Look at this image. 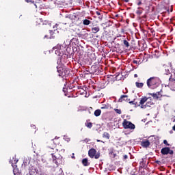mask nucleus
Masks as SVG:
<instances>
[{
  "instance_id": "nucleus-22",
  "label": "nucleus",
  "mask_w": 175,
  "mask_h": 175,
  "mask_svg": "<svg viewBox=\"0 0 175 175\" xmlns=\"http://www.w3.org/2000/svg\"><path fill=\"white\" fill-rule=\"evenodd\" d=\"M27 3H32L33 6H35L36 8H38V6L36 5V3H35V0H25Z\"/></svg>"
},
{
  "instance_id": "nucleus-47",
  "label": "nucleus",
  "mask_w": 175,
  "mask_h": 175,
  "mask_svg": "<svg viewBox=\"0 0 175 175\" xmlns=\"http://www.w3.org/2000/svg\"><path fill=\"white\" fill-rule=\"evenodd\" d=\"M172 129H173V131H175V124H174V126L172 127Z\"/></svg>"
},
{
  "instance_id": "nucleus-50",
  "label": "nucleus",
  "mask_w": 175,
  "mask_h": 175,
  "mask_svg": "<svg viewBox=\"0 0 175 175\" xmlns=\"http://www.w3.org/2000/svg\"><path fill=\"white\" fill-rule=\"evenodd\" d=\"M44 38H47V36H45Z\"/></svg>"
},
{
  "instance_id": "nucleus-35",
  "label": "nucleus",
  "mask_w": 175,
  "mask_h": 175,
  "mask_svg": "<svg viewBox=\"0 0 175 175\" xmlns=\"http://www.w3.org/2000/svg\"><path fill=\"white\" fill-rule=\"evenodd\" d=\"M113 110L116 111V113H117V114H121L122 113L121 109H114Z\"/></svg>"
},
{
  "instance_id": "nucleus-23",
  "label": "nucleus",
  "mask_w": 175,
  "mask_h": 175,
  "mask_svg": "<svg viewBox=\"0 0 175 175\" xmlns=\"http://www.w3.org/2000/svg\"><path fill=\"white\" fill-rule=\"evenodd\" d=\"M83 25H90V24H91V21H90L88 19H84L83 21Z\"/></svg>"
},
{
  "instance_id": "nucleus-11",
  "label": "nucleus",
  "mask_w": 175,
  "mask_h": 175,
  "mask_svg": "<svg viewBox=\"0 0 175 175\" xmlns=\"http://www.w3.org/2000/svg\"><path fill=\"white\" fill-rule=\"evenodd\" d=\"M60 47L61 46L59 45H57L56 46L53 47V50H55V53L56 55H58L59 57H61V55H62V53H61V49H59Z\"/></svg>"
},
{
  "instance_id": "nucleus-9",
  "label": "nucleus",
  "mask_w": 175,
  "mask_h": 175,
  "mask_svg": "<svg viewBox=\"0 0 175 175\" xmlns=\"http://www.w3.org/2000/svg\"><path fill=\"white\" fill-rule=\"evenodd\" d=\"M161 153L162 155H167L168 154L173 155L174 154V151H173V150H170V148L169 147H164L161 150Z\"/></svg>"
},
{
  "instance_id": "nucleus-2",
  "label": "nucleus",
  "mask_w": 175,
  "mask_h": 175,
  "mask_svg": "<svg viewBox=\"0 0 175 175\" xmlns=\"http://www.w3.org/2000/svg\"><path fill=\"white\" fill-rule=\"evenodd\" d=\"M161 79L158 77H151L146 81L147 87L150 90H155L161 85Z\"/></svg>"
},
{
  "instance_id": "nucleus-44",
  "label": "nucleus",
  "mask_w": 175,
  "mask_h": 175,
  "mask_svg": "<svg viewBox=\"0 0 175 175\" xmlns=\"http://www.w3.org/2000/svg\"><path fill=\"white\" fill-rule=\"evenodd\" d=\"M72 159H75V153H72Z\"/></svg>"
},
{
  "instance_id": "nucleus-28",
  "label": "nucleus",
  "mask_w": 175,
  "mask_h": 175,
  "mask_svg": "<svg viewBox=\"0 0 175 175\" xmlns=\"http://www.w3.org/2000/svg\"><path fill=\"white\" fill-rule=\"evenodd\" d=\"M138 9H142V8H138ZM143 13V10H137L136 14L137 16H141V14Z\"/></svg>"
},
{
  "instance_id": "nucleus-8",
  "label": "nucleus",
  "mask_w": 175,
  "mask_h": 175,
  "mask_svg": "<svg viewBox=\"0 0 175 175\" xmlns=\"http://www.w3.org/2000/svg\"><path fill=\"white\" fill-rule=\"evenodd\" d=\"M168 87H170L172 91H175V76L173 77V75H171L170 77Z\"/></svg>"
},
{
  "instance_id": "nucleus-41",
  "label": "nucleus",
  "mask_w": 175,
  "mask_h": 175,
  "mask_svg": "<svg viewBox=\"0 0 175 175\" xmlns=\"http://www.w3.org/2000/svg\"><path fill=\"white\" fill-rule=\"evenodd\" d=\"M133 63L137 64V60H133Z\"/></svg>"
},
{
  "instance_id": "nucleus-17",
  "label": "nucleus",
  "mask_w": 175,
  "mask_h": 175,
  "mask_svg": "<svg viewBox=\"0 0 175 175\" xmlns=\"http://www.w3.org/2000/svg\"><path fill=\"white\" fill-rule=\"evenodd\" d=\"M43 19L42 18H37L36 20V25H42Z\"/></svg>"
},
{
  "instance_id": "nucleus-18",
  "label": "nucleus",
  "mask_w": 175,
  "mask_h": 175,
  "mask_svg": "<svg viewBox=\"0 0 175 175\" xmlns=\"http://www.w3.org/2000/svg\"><path fill=\"white\" fill-rule=\"evenodd\" d=\"M82 164L83 166H90V163L88 162V159L85 158L82 160Z\"/></svg>"
},
{
  "instance_id": "nucleus-46",
  "label": "nucleus",
  "mask_w": 175,
  "mask_h": 175,
  "mask_svg": "<svg viewBox=\"0 0 175 175\" xmlns=\"http://www.w3.org/2000/svg\"><path fill=\"white\" fill-rule=\"evenodd\" d=\"M97 142H98L103 143V141H100V140H99V139H97Z\"/></svg>"
},
{
  "instance_id": "nucleus-48",
  "label": "nucleus",
  "mask_w": 175,
  "mask_h": 175,
  "mask_svg": "<svg viewBox=\"0 0 175 175\" xmlns=\"http://www.w3.org/2000/svg\"><path fill=\"white\" fill-rule=\"evenodd\" d=\"M134 77H137V74H135Z\"/></svg>"
},
{
  "instance_id": "nucleus-14",
  "label": "nucleus",
  "mask_w": 175,
  "mask_h": 175,
  "mask_svg": "<svg viewBox=\"0 0 175 175\" xmlns=\"http://www.w3.org/2000/svg\"><path fill=\"white\" fill-rule=\"evenodd\" d=\"M150 143L148 140L142 141L141 142L142 147H144V148H147V147H149Z\"/></svg>"
},
{
  "instance_id": "nucleus-16",
  "label": "nucleus",
  "mask_w": 175,
  "mask_h": 175,
  "mask_svg": "<svg viewBox=\"0 0 175 175\" xmlns=\"http://www.w3.org/2000/svg\"><path fill=\"white\" fill-rule=\"evenodd\" d=\"M99 31H100V28H99V26H93L92 28V33H98Z\"/></svg>"
},
{
  "instance_id": "nucleus-42",
  "label": "nucleus",
  "mask_w": 175,
  "mask_h": 175,
  "mask_svg": "<svg viewBox=\"0 0 175 175\" xmlns=\"http://www.w3.org/2000/svg\"><path fill=\"white\" fill-rule=\"evenodd\" d=\"M129 103H130V105H133V101H129Z\"/></svg>"
},
{
  "instance_id": "nucleus-49",
  "label": "nucleus",
  "mask_w": 175,
  "mask_h": 175,
  "mask_svg": "<svg viewBox=\"0 0 175 175\" xmlns=\"http://www.w3.org/2000/svg\"><path fill=\"white\" fill-rule=\"evenodd\" d=\"M50 33H53V31H50Z\"/></svg>"
},
{
  "instance_id": "nucleus-7",
  "label": "nucleus",
  "mask_w": 175,
  "mask_h": 175,
  "mask_svg": "<svg viewBox=\"0 0 175 175\" xmlns=\"http://www.w3.org/2000/svg\"><path fill=\"white\" fill-rule=\"evenodd\" d=\"M123 128L124 129H131L133 130L136 128V126L132 123L126 120H124L122 123Z\"/></svg>"
},
{
  "instance_id": "nucleus-39",
  "label": "nucleus",
  "mask_w": 175,
  "mask_h": 175,
  "mask_svg": "<svg viewBox=\"0 0 175 175\" xmlns=\"http://www.w3.org/2000/svg\"><path fill=\"white\" fill-rule=\"evenodd\" d=\"M124 159H128V155L125 154L123 156Z\"/></svg>"
},
{
  "instance_id": "nucleus-15",
  "label": "nucleus",
  "mask_w": 175,
  "mask_h": 175,
  "mask_svg": "<svg viewBox=\"0 0 175 175\" xmlns=\"http://www.w3.org/2000/svg\"><path fill=\"white\" fill-rule=\"evenodd\" d=\"M13 172L14 175H21V172H20V170L17 167V165H13Z\"/></svg>"
},
{
  "instance_id": "nucleus-21",
  "label": "nucleus",
  "mask_w": 175,
  "mask_h": 175,
  "mask_svg": "<svg viewBox=\"0 0 175 175\" xmlns=\"http://www.w3.org/2000/svg\"><path fill=\"white\" fill-rule=\"evenodd\" d=\"M103 137L104 139H110V134H109V133L107 132H104L103 134Z\"/></svg>"
},
{
  "instance_id": "nucleus-20",
  "label": "nucleus",
  "mask_w": 175,
  "mask_h": 175,
  "mask_svg": "<svg viewBox=\"0 0 175 175\" xmlns=\"http://www.w3.org/2000/svg\"><path fill=\"white\" fill-rule=\"evenodd\" d=\"M101 113H102V111L100 109H96L94 111L95 117H99V116H100Z\"/></svg>"
},
{
  "instance_id": "nucleus-25",
  "label": "nucleus",
  "mask_w": 175,
  "mask_h": 175,
  "mask_svg": "<svg viewBox=\"0 0 175 175\" xmlns=\"http://www.w3.org/2000/svg\"><path fill=\"white\" fill-rule=\"evenodd\" d=\"M53 29L57 30V29H61V25L56 23L55 25L53 27Z\"/></svg>"
},
{
  "instance_id": "nucleus-10",
  "label": "nucleus",
  "mask_w": 175,
  "mask_h": 175,
  "mask_svg": "<svg viewBox=\"0 0 175 175\" xmlns=\"http://www.w3.org/2000/svg\"><path fill=\"white\" fill-rule=\"evenodd\" d=\"M149 95H151L154 99H159V98H162V94H161L160 92H157L156 93H150Z\"/></svg>"
},
{
  "instance_id": "nucleus-31",
  "label": "nucleus",
  "mask_w": 175,
  "mask_h": 175,
  "mask_svg": "<svg viewBox=\"0 0 175 175\" xmlns=\"http://www.w3.org/2000/svg\"><path fill=\"white\" fill-rule=\"evenodd\" d=\"M42 25H50L49 21H42Z\"/></svg>"
},
{
  "instance_id": "nucleus-26",
  "label": "nucleus",
  "mask_w": 175,
  "mask_h": 175,
  "mask_svg": "<svg viewBox=\"0 0 175 175\" xmlns=\"http://www.w3.org/2000/svg\"><path fill=\"white\" fill-rule=\"evenodd\" d=\"M123 44L124 47H127V48L129 47V42L126 40H123Z\"/></svg>"
},
{
  "instance_id": "nucleus-38",
  "label": "nucleus",
  "mask_w": 175,
  "mask_h": 175,
  "mask_svg": "<svg viewBox=\"0 0 175 175\" xmlns=\"http://www.w3.org/2000/svg\"><path fill=\"white\" fill-rule=\"evenodd\" d=\"M96 14H97V16H100V12H99V11H97L96 12Z\"/></svg>"
},
{
  "instance_id": "nucleus-43",
  "label": "nucleus",
  "mask_w": 175,
  "mask_h": 175,
  "mask_svg": "<svg viewBox=\"0 0 175 175\" xmlns=\"http://www.w3.org/2000/svg\"><path fill=\"white\" fill-rule=\"evenodd\" d=\"M122 1H123L124 2H126V3L129 2V0H122Z\"/></svg>"
},
{
  "instance_id": "nucleus-1",
  "label": "nucleus",
  "mask_w": 175,
  "mask_h": 175,
  "mask_svg": "<svg viewBox=\"0 0 175 175\" xmlns=\"http://www.w3.org/2000/svg\"><path fill=\"white\" fill-rule=\"evenodd\" d=\"M61 142V139H59V137H55L54 139H53L50 142V144L49 146L50 150L49 152H51V154L52 156L53 163H55V165H58V158H57V152H58V149H57V145L59 144Z\"/></svg>"
},
{
  "instance_id": "nucleus-34",
  "label": "nucleus",
  "mask_w": 175,
  "mask_h": 175,
  "mask_svg": "<svg viewBox=\"0 0 175 175\" xmlns=\"http://www.w3.org/2000/svg\"><path fill=\"white\" fill-rule=\"evenodd\" d=\"M22 166H24V167H25L27 169L29 167V164H27V162H23V164L22 165Z\"/></svg>"
},
{
  "instance_id": "nucleus-19",
  "label": "nucleus",
  "mask_w": 175,
  "mask_h": 175,
  "mask_svg": "<svg viewBox=\"0 0 175 175\" xmlns=\"http://www.w3.org/2000/svg\"><path fill=\"white\" fill-rule=\"evenodd\" d=\"M135 86L137 87V88H143V87L144 86V83H140V82H136Z\"/></svg>"
},
{
  "instance_id": "nucleus-3",
  "label": "nucleus",
  "mask_w": 175,
  "mask_h": 175,
  "mask_svg": "<svg viewBox=\"0 0 175 175\" xmlns=\"http://www.w3.org/2000/svg\"><path fill=\"white\" fill-rule=\"evenodd\" d=\"M70 20L72 21V24H75V25H79L81 23V21H80V18L78 16L70 14L68 16H66L64 22H63L62 24L64 25L69 24V23H70Z\"/></svg>"
},
{
  "instance_id": "nucleus-12",
  "label": "nucleus",
  "mask_w": 175,
  "mask_h": 175,
  "mask_svg": "<svg viewBox=\"0 0 175 175\" xmlns=\"http://www.w3.org/2000/svg\"><path fill=\"white\" fill-rule=\"evenodd\" d=\"M131 100L128 98V95H122L118 100V102H129Z\"/></svg>"
},
{
  "instance_id": "nucleus-40",
  "label": "nucleus",
  "mask_w": 175,
  "mask_h": 175,
  "mask_svg": "<svg viewBox=\"0 0 175 175\" xmlns=\"http://www.w3.org/2000/svg\"><path fill=\"white\" fill-rule=\"evenodd\" d=\"M142 1H139L137 3V5H138V6H140V5H142Z\"/></svg>"
},
{
  "instance_id": "nucleus-37",
  "label": "nucleus",
  "mask_w": 175,
  "mask_h": 175,
  "mask_svg": "<svg viewBox=\"0 0 175 175\" xmlns=\"http://www.w3.org/2000/svg\"><path fill=\"white\" fill-rule=\"evenodd\" d=\"M103 18V14H101L98 16V19L101 21Z\"/></svg>"
},
{
  "instance_id": "nucleus-45",
  "label": "nucleus",
  "mask_w": 175,
  "mask_h": 175,
  "mask_svg": "<svg viewBox=\"0 0 175 175\" xmlns=\"http://www.w3.org/2000/svg\"><path fill=\"white\" fill-rule=\"evenodd\" d=\"M64 92H66V89L65 88H63Z\"/></svg>"
},
{
  "instance_id": "nucleus-4",
  "label": "nucleus",
  "mask_w": 175,
  "mask_h": 175,
  "mask_svg": "<svg viewBox=\"0 0 175 175\" xmlns=\"http://www.w3.org/2000/svg\"><path fill=\"white\" fill-rule=\"evenodd\" d=\"M57 69L60 77H68L70 73V70L64 65L57 66Z\"/></svg>"
},
{
  "instance_id": "nucleus-13",
  "label": "nucleus",
  "mask_w": 175,
  "mask_h": 175,
  "mask_svg": "<svg viewBox=\"0 0 175 175\" xmlns=\"http://www.w3.org/2000/svg\"><path fill=\"white\" fill-rule=\"evenodd\" d=\"M17 162H18V160L16 158V156L10 159L9 161V163L12 164V167L13 166H17V165H16Z\"/></svg>"
},
{
  "instance_id": "nucleus-32",
  "label": "nucleus",
  "mask_w": 175,
  "mask_h": 175,
  "mask_svg": "<svg viewBox=\"0 0 175 175\" xmlns=\"http://www.w3.org/2000/svg\"><path fill=\"white\" fill-rule=\"evenodd\" d=\"M164 69L165 70V75H168L169 73H170V71L169 70V67L165 66Z\"/></svg>"
},
{
  "instance_id": "nucleus-30",
  "label": "nucleus",
  "mask_w": 175,
  "mask_h": 175,
  "mask_svg": "<svg viewBox=\"0 0 175 175\" xmlns=\"http://www.w3.org/2000/svg\"><path fill=\"white\" fill-rule=\"evenodd\" d=\"M85 126H87V128H89L90 129H91L92 128V122L85 123Z\"/></svg>"
},
{
  "instance_id": "nucleus-33",
  "label": "nucleus",
  "mask_w": 175,
  "mask_h": 175,
  "mask_svg": "<svg viewBox=\"0 0 175 175\" xmlns=\"http://www.w3.org/2000/svg\"><path fill=\"white\" fill-rule=\"evenodd\" d=\"M31 129L34 131V132H36V126L35 124H31Z\"/></svg>"
},
{
  "instance_id": "nucleus-36",
  "label": "nucleus",
  "mask_w": 175,
  "mask_h": 175,
  "mask_svg": "<svg viewBox=\"0 0 175 175\" xmlns=\"http://www.w3.org/2000/svg\"><path fill=\"white\" fill-rule=\"evenodd\" d=\"M163 143H164V144H165V146H170V144L169 143H167V140H166V139L163 140Z\"/></svg>"
},
{
  "instance_id": "nucleus-29",
  "label": "nucleus",
  "mask_w": 175,
  "mask_h": 175,
  "mask_svg": "<svg viewBox=\"0 0 175 175\" xmlns=\"http://www.w3.org/2000/svg\"><path fill=\"white\" fill-rule=\"evenodd\" d=\"M100 109L102 110H107L109 109V105H103Z\"/></svg>"
},
{
  "instance_id": "nucleus-5",
  "label": "nucleus",
  "mask_w": 175,
  "mask_h": 175,
  "mask_svg": "<svg viewBox=\"0 0 175 175\" xmlns=\"http://www.w3.org/2000/svg\"><path fill=\"white\" fill-rule=\"evenodd\" d=\"M88 155L90 158H95V159H99L100 157V152L96 153V150L91 148L88 151Z\"/></svg>"
},
{
  "instance_id": "nucleus-24",
  "label": "nucleus",
  "mask_w": 175,
  "mask_h": 175,
  "mask_svg": "<svg viewBox=\"0 0 175 175\" xmlns=\"http://www.w3.org/2000/svg\"><path fill=\"white\" fill-rule=\"evenodd\" d=\"M53 29L57 30V29H61V25L56 23L55 25L53 27Z\"/></svg>"
},
{
  "instance_id": "nucleus-27",
  "label": "nucleus",
  "mask_w": 175,
  "mask_h": 175,
  "mask_svg": "<svg viewBox=\"0 0 175 175\" xmlns=\"http://www.w3.org/2000/svg\"><path fill=\"white\" fill-rule=\"evenodd\" d=\"M133 103L135 105V107H140V103H138L136 100H134Z\"/></svg>"
},
{
  "instance_id": "nucleus-6",
  "label": "nucleus",
  "mask_w": 175,
  "mask_h": 175,
  "mask_svg": "<svg viewBox=\"0 0 175 175\" xmlns=\"http://www.w3.org/2000/svg\"><path fill=\"white\" fill-rule=\"evenodd\" d=\"M148 98L147 97H143L142 98L140 99L139 100V107H141V109H147V107H150V105H151V103H146L148 100ZM144 103H146V105H144Z\"/></svg>"
}]
</instances>
